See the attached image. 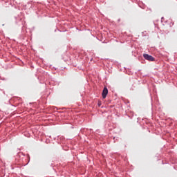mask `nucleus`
I'll list each match as a JSON object with an SVG mask.
<instances>
[{
	"mask_svg": "<svg viewBox=\"0 0 177 177\" xmlns=\"http://www.w3.org/2000/svg\"><path fill=\"white\" fill-rule=\"evenodd\" d=\"M143 57L145 60H148L149 62H154V57L151 55H149L148 54H144Z\"/></svg>",
	"mask_w": 177,
	"mask_h": 177,
	"instance_id": "nucleus-1",
	"label": "nucleus"
},
{
	"mask_svg": "<svg viewBox=\"0 0 177 177\" xmlns=\"http://www.w3.org/2000/svg\"><path fill=\"white\" fill-rule=\"evenodd\" d=\"M108 93H109V90L107 89V87H104L102 91V98L106 99Z\"/></svg>",
	"mask_w": 177,
	"mask_h": 177,
	"instance_id": "nucleus-2",
	"label": "nucleus"
}]
</instances>
